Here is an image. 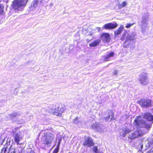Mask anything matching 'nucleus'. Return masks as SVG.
<instances>
[{"label": "nucleus", "instance_id": "10", "mask_svg": "<svg viewBox=\"0 0 153 153\" xmlns=\"http://www.w3.org/2000/svg\"><path fill=\"white\" fill-rule=\"evenodd\" d=\"M65 109V107L64 105L60 103H57L56 105L54 111L58 113H63Z\"/></svg>", "mask_w": 153, "mask_h": 153}, {"label": "nucleus", "instance_id": "26", "mask_svg": "<svg viewBox=\"0 0 153 153\" xmlns=\"http://www.w3.org/2000/svg\"><path fill=\"white\" fill-rule=\"evenodd\" d=\"M93 150L95 153H101V152L98 150L97 147H94L93 148Z\"/></svg>", "mask_w": 153, "mask_h": 153}, {"label": "nucleus", "instance_id": "17", "mask_svg": "<svg viewBox=\"0 0 153 153\" xmlns=\"http://www.w3.org/2000/svg\"><path fill=\"white\" fill-rule=\"evenodd\" d=\"M101 39L104 41L108 42L110 40V37L109 33H102L101 35Z\"/></svg>", "mask_w": 153, "mask_h": 153}, {"label": "nucleus", "instance_id": "38", "mask_svg": "<svg viewBox=\"0 0 153 153\" xmlns=\"http://www.w3.org/2000/svg\"><path fill=\"white\" fill-rule=\"evenodd\" d=\"M84 31H86V29H83V32H84Z\"/></svg>", "mask_w": 153, "mask_h": 153}, {"label": "nucleus", "instance_id": "19", "mask_svg": "<svg viewBox=\"0 0 153 153\" xmlns=\"http://www.w3.org/2000/svg\"><path fill=\"white\" fill-rule=\"evenodd\" d=\"M95 127L98 131L99 132H102L104 131V127L102 124H97Z\"/></svg>", "mask_w": 153, "mask_h": 153}, {"label": "nucleus", "instance_id": "24", "mask_svg": "<svg viewBox=\"0 0 153 153\" xmlns=\"http://www.w3.org/2000/svg\"><path fill=\"white\" fill-rule=\"evenodd\" d=\"M20 114L18 113H13L9 115V117L13 120V118L17 116H19Z\"/></svg>", "mask_w": 153, "mask_h": 153}, {"label": "nucleus", "instance_id": "39", "mask_svg": "<svg viewBox=\"0 0 153 153\" xmlns=\"http://www.w3.org/2000/svg\"><path fill=\"white\" fill-rule=\"evenodd\" d=\"M152 66L153 67V62L152 63Z\"/></svg>", "mask_w": 153, "mask_h": 153}, {"label": "nucleus", "instance_id": "23", "mask_svg": "<svg viewBox=\"0 0 153 153\" xmlns=\"http://www.w3.org/2000/svg\"><path fill=\"white\" fill-rule=\"evenodd\" d=\"M101 40L98 39L95 40L93 42L90 43L89 45L90 46L93 47L97 46L100 42Z\"/></svg>", "mask_w": 153, "mask_h": 153}, {"label": "nucleus", "instance_id": "33", "mask_svg": "<svg viewBox=\"0 0 153 153\" xmlns=\"http://www.w3.org/2000/svg\"><path fill=\"white\" fill-rule=\"evenodd\" d=\"M117 70H115L113 72V75H116L117 74Z\"/></svg>", "mask_w": 153, "mask_h": 153}, {"label": "nucleus", "instance_id": "34", "mask_svg": "<svg viewBox=\"0 0 153 153\" xmlns=\"http://www.w3.org/2000/svg\"><path fill=\"white\" fill-rule=\"evenodd\" d=\"M27 153H35V152L31 150L30 152H27Z\"/></svg>", "mask_w": 153, "mask_h": 153}, {"label": "nucleus", "instance_id": "12", "mask_svg": "<svg viewBox=\"0 0 153 153\" xmlns=\"http://www.w3.org/2000/svg\"><path fill=\"white\" fill-rule=\"evenodd\" d=\"M141 142L142 144H140L139 146H140L141 149H142L144 145L146 146V149H147L152 144V140H149L145 138H143Z\"/></svg>", "mask_w": 153, "mask_h": 153}, {"label": "nucleus", "instance_id": "13", "mask_svg": "<svg viewBox=\"0 0 153 153\" xmlns=\"http://www.w3.org/2000/svg\"><path fill=\"white\" fill-rule=\"evenodd\" d=\"M131 127H126L124 128L122 131H120V135L123 137H125L126 135L131 132L133 129Z\"/></svg>", "mask_w": 153, "mask_h": 153}, {"label": "nucleus", "instance_id": "2", "mask_svg": "<svg viewBox=\"0 0 153 153\" xmlns=\"http://www.w3.org/2000/svg\"><path fill=\"white\" fill-rule=\"evenodd\" d=\"M134 124L137 128H145L148 130V131L152 127L151 124L146 123L140 115L136 117L134 122Z\"/></svg>", "mask_w": 153, "mask_h": 153}, {"label": "nucleus", "instance_id": "21", "mask_svg": "<svg viewBox=\"0 0 153 153\" xmlns=\"http://www.w3.org/2000/svg\"><path fill=\"white\" fill-rule=\"evenodd\" d=\"M143 117L149 121H153V116L151 114L149 113L145 114L144 115Z\"/></svg>", "mask_w": 153, "mask_h": 153}, {"label": "nucleus", "instance_id": "28", "mask_svg": "<svg viewBox=\"0 0 153 153\" xmlns=\"http://www.w3.org/2000/svg\"><path fill=\"white\" fill-rule=\"evenodd\" d=\"M133 25V23L127 24L126 26V28H129L132 26Z\"/></svg>", "mask_w": 153, "mask_h": 153}, {"label": "nucleus", "instance_id": "8", "mask_svg": "<svg viewBox=\"0 0 153 153\" xmlns=\"http://www.w3.org/2000/svg\"><path fill=\"white\" fill-rule=\"evenodd\" d=\"M139 81L142 85H146L149 82V78L147 74L143 73L139 76Z\"/></svg>", "mask_w": 153, "mask_h": 153}, {"label": "nucleus", "instance_id": "14", "mask_svg": "<svg viewBox=\"0 0 153 153\" xmlns=\"http://www.w3.org/2000/svg\"><path fill=\"white\" fill-rule=\"evenodd\" d=\"M83 144L87 146L90 147L93 145L94 143L92 138L88 137L85 138Z\"/></svg>", "mask_w": 153, "mask_h": 153}, {"label": "nucleus", "instance_id": "15", "mask_svg": "<svg viewBox=\"0 0 153 153\" xmlns=\"http://www.w3.org/2000/svg\"><path fill=\"white\" fill-rule=\"evenodd\" d=\"M117 25L116 23L113 24L111 23L105 24L103 26V28L105 29H112L117 27Z\"/></svg>", "mask_w": 153, "mask_h": 153}, {"label": "nucleus", "instance_id": "31", "mask_svg": "<svg viewBox=\"0 0 153 153\" xmlns=\"http://www.w3.org/2000/svg\"><path fill=\"white\" fill-rule=\"evenodd\" d=\"M38 2L37 1H35L33 4V6L35 7L38 4Z\"/></svg>", "mask_w": 153, "mask_h": 153}, {"label": "nucleus", "instance_id": "20", "mask_svg": "<svg viewBox=\"0 0 153 153\" xmlns=\"http://www.w3.org/2000/svg\"><path fill=\"white\" fill-rule=\"evenodd\" d=\"M123 26L121 25L117 30H115L114 32L115 36H116L120 34L123 30Z\"/></svg>", "mask_w": 153, "mask_h": 153}, {"label": "nucleus", "instance_id": "29", "mask_svg": "<svg viewBox=\"0 0 153 153\" xmlns=\"http://www.w3.org/2000/svg\"><path fill=\"white\" fill-rule=\"evenodd\" d=\"M59 147H57L53 151V153H57L59 151Z\"/></svg>", "mask_w": 153, "mask_h": 153}, {"label": "nucleus", "instance_id": "27", "mask_svg": "<svg viewBox=\"0 0 153 153\" xmlns=\"http://www.w3.org/2000/svg\"><path fill=\"white\" fill-rule=\"evenodd\" d=\"M3 6L2 5H0V14H1L3 12Z\"/></svg>", "mask_w": 153, "mask_h": 153}, {"label": "nucleus", "instance_id": "25", "mask_svg": "<svg viewBox=\"0 0 153 153\" xmlns=\"http://www.w3.org/2000/svg\"><path fill=\"white\" fill-rule=\"evenodd\" d=\"M127 3L126 2H123L118 5V7L119 9H120L122 7H125L127 5Z\"/></svg>", "mask_w": 153, "mask_h": 153}, {"label": "nucleus", "instance_id": "36", "mask_svg": "<svg viewBox=\"0 0 153 153\" xmlns=\"http://www.w3.org/2000/svg\"><path fill=\"white\" fill-rule=\"evenodd\" d=\"M44 0H39L40 2H42V1H43Z\"/></svg>", "mask_w": 153, "mask_h": 153}, {"label": "nucleus", "instance_id": "11", "mask_svg": "<svg viewBox=\"0 0 153 153\" xmlns=\"http://www.w3.org/2000/svg\"><path fill=\"white\" fill-rule=\"evenodd\" d=\"M42 112L44 115H47L49 113L53 114L54 115L58 116H61V114L60 113H58L56 112L53 109H51L50 111L49 110L44 108L42 110Z\"/></svg>", "mask_w": 153, "mask_h": 153}, {"label": "nucleus", "instance_id": "35", "mask_svg": "<svg viewBox=\"0 0 153 153\" xmlns=\"http://www.w3.org/2000/svg\"><path fill=\"white\" fill-rule=\"evenodd\" d=\"M97 29L98 30V31H99L100 30V27H97Z\"/></svg>", "mask_w": 153, "mask_h": 153}, {"label": "nucleus", "instance_id": "3", "mask_svg": "<svg viewBox=\"0 0 153 153\" xmlns=\"http://www.w3.org/2000/svg\"><path fill=\"white\" fill-rule=\"evenodd\" d=\"M28 0H15L13 2L12 7L16 11L22 10Z\"/></svg>", "mask_w": 153, "mask_h": 153}, {"label": "nucleus", "instance_id": "4", "mask_svg": "<svg viewBox=\"0 0 153 153\" xmlns=\"http://www.w3.org/2000/svg\"><path fill=\"white\" fill-rule=\"evenodd\" d=\"M19 129L18 128H16L13 129L12 130L14 141L17 145L21 144V143H20L19 142L22 140L24 136L23 132L19 131Z\"/></svg>", "mask_w": 153, "mask_h": 153}, {"label": "nucleus", "instance_id": "9", "mask_svg": "<svg viewBox=\"0 0 153 153\" xmlns=\"http://www.w3.org/2000/svg\"><path fill=\"white\" fill-rule=\"evenodd\" d=\"M148 17L147 16H143L142 17V21L140 23L142 31H145V30L146 29L148 23Z\"/></svg>", "mask_w": 153, "mask_h": 153}, {"label": "nucleus", "instance_id": "1", "mask_svg": "<svg viewBox=\"0 0 153 153\" xmlns=\"http://www.w3.org/2000/svg\"><path fill=\"white\" fill-rule=\"evenodd\" d=\"M136 33L132 32H126L123 33L121 38V40L122 41L125 40L123 44V47L125 48L129 47L132 44L133 42L136 39Z\"/></svg>", "mask_w": 153, "mask_h": 153}, {"label": "nucleus", "instance_id": "7", "mask_svg": "<svg viewBox=\"0 0 153 153\" xmlns=\"http://www.w3.org/2000/svg\"><path fill=\"white\" fill-rule=\"evenodd\" d=\"M138 103L143 108H146L152 105V100L150 99H142L138 101Z\"/></svg>", "mask_w": 153, "mask_h": 153}, {"label": "nucleus", "instance_id": "5", "mask_svg": "<svg viewBox=\"0 0 153 153\" xmlns=\"http://www.w3.org/2000/svg\"><path fill=\"white\" fill-rule=\"evenodd\" d=\"M54 138V135L51 133H45L44 136L43 137V143L47 146H50Z\"/></svg>", "mask_w": 153, "mask_h": 153}, {"label": "nucleus", "instance_id": "37", "mask_svg": "<svg viewBox=\"0 0 153 153\" xmlns=\"http://www.w3.org/2000/svg\"><path fill=\"white\" fill-rule=\"evenodd\" d=\"M148 153H153V151H151Z\"/></svg>", "mask_w": 153, "mask_h": 153}, {"label": "nucleus", "instance_id": "32", "mask_svg": "<svg viewBox=\"0 0 153 153\" xmlns=\"http://www.w3.org/2000/svg\"><path fill=\"white\" fill-rule=\"evenodd\" d=\"M78 121V118H76L74 120V122L75 123H77Z\"/></svg>", "mask_w": 153, "mask_h": 153}, {"label": "nucleus", "instance_id": "18", "mask_svg": "<svg viewBox=\"0 0 153 153\" xmlns=\"http://www.w3.org/2000/svg\"><path fill=\"white\" fill-rule=\"evenodd\" d=\"M108 111V117L105 118V120L106 121L113 120H114V114L113 112L109 110Z\"/></svg>", "mask_w": 153, "mask_h": 153}, {"label": "nucleus", "instance_id": "30", "mask_svg": "<svg viewBox=\"0 0 153 153\" xmlns=\"http://www.w3.org/2000/svg\"><path fill=\"white\" fill-rule=\"evenodd\" d=\"M61 140V139H58V141L57 142L58 145L57 147H59V146L60 144Z\"/></svg>", "mask_w": 153, "mask_h": 153}, {"label": "nucleus", "instance_id": "22", "mask_svg": "<svg viewBox=\"0 0 153 153\" xmlns=\"http://www.w3.org/2000/svg\"><path fill=\"white\" fill-rule=\"evenodd\" d=\"M114 55V53L113 52H111L107 54L105 57V61H108L111 60Z\"/></svg>", "mask_w": 153, "mask_h": 153}, {"label": "nucleus", "instance_id": "16", "mask_svg": "<svg viewBox=\"0 0 153 153\" xmlns=\"http://www.w3.org/2000/svg\"><path fill=\"white\" fill-rule=\"evenodd\" d=\"M1 153H16L15 149L12 146L10 147L7 151L6 148H3L2 149Z\"/></svg>", "mask_w": 153, "mask_h": 153}, {"label": "nucleus", "instance_id": "6", "mask_svg": "<svg viewBox=\"0 0 153 153\" xmlns=\"http://www.w3.org/2000/svg\"><path fill=\"white\" fill-rule=\"evenodd\" d=\"M145 133V132L142 131V129L138 130L129 134L128 137L129 139L133 140L143 135Z\"/></svg>", "mask_w": 153, "mask_h": 153}]
</instances>
